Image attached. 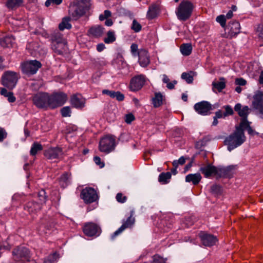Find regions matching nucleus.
I'll return each instance as SVG.
<instances>
[{
	"instance_id": "nucleus-40",
	"label": "nucleus",
	"mask_w": 263,
	"mask_h": 263,
	"mask_svg": "<svg viewBox=\"0 0 263 263\" xmlns=\"http://www.w3.org/2000/svg\"><path fill=\"white\" fill-rule=\"evenodd\" d=\"M42 149V145L37 142H35L32 144L30 154L31 156H34L36 155L38 152L41 151Z\"/></svg>"
},
{
	"instance_id": "nucleus-31",
	"label": "nucleus",
	"mask_w": 263,
	"mask_h": 263,
	"mask_svg": "<svg viewBox=\"0 0 263 263\" xmlns=\"http://www.w3.org/2000/svg\"><path fill=\"white\" fill-rule=\"evenodd\" d=\"M251 122L248 121L245 123H240L238 127L240 130L244 132L245 130H247L248 134L250 135L253 136L255 135H258L259 133L255 132L250 126Z\"/></svg>"
},
{
	"instance_id": "nucleus-21",
	"label": "nucleus",
	"mask_w": 263,
	"mask_h": 263,
	"mask_svg": "<svg viewBox=\"0 0 263 263\" xmlns=\"http://www.w3.org/2000/svg\"><path fill=\"white\" fill-rule=\"evenodd\" d=\"M200 172L204 175L205 178H209L211 176H216L217 167L208 163L206 165H203L199 169Z\"/></svg>"
},
{
	"instance_id": "nucleus-39",
	"label": "nucleus",
	"mask_w": 263,
	"mask_h": 263,
	"mask_svg": "<svg viewBox=\"0 0 263 263\" xmlns=\"http://www.w3.org/2000/svg\"><path fill=\"white\" fill-rule=\"evenodd\" d=\"M23 3V0H7L6 6L9 9H14L19 7Z\"/></svg>"
},
{
	"instance_id": "nucleus-34",
	"label": "nucleus",
	"mask_w": 263,
	"mask_h": 263,
	"mask_svg": "<svg viewBox=\"0 0 263 263\" xmlns=\"http://www.w3.org/2000/svg\"><path fill=\"white\" fill-rule=\"evenodd\" d=\"M14 38L12 35L6 36L1 39L0 44L4 48H9L12 47L13 44L14 43Z\"/></svg>"
},
{
	"instance_id": "nucleus-42",
	"label": "nucleus",
	"mask_w": 263,
	"mask_h": 263,
	"mask_svg": "<svg viewBox=\"0 0 263 263\" xmlns=\"http://www.w3.org/2000/svg\"><path fill=\"white\" fill-rule=\"evenodd\" d=\"M116 40V37L114 31H109L107 33V37L104 39V42L106 44H110L113 43Z\"/></svg>"
},
{
	"instance_id": "nucleus-23",
	"label": "nucleus",
	"mask_w": 263,
	"mask_h": 263,
	"mask_svg": "<svg viewBox=\"0 0 263 263\" xmlns=\"http://www.w3.org/2000/svg\"><path fill=\"white\" fill-rule=\"evenodd\" d=\"M233 166H228L226 167L217 168L216 176L219 178H231L233 176L232 171Z\"/></svg>"
},
{
	"instance_id": "nucleus-27",
	"label": "nucleus",
	"mask_w": 263,
	"mask_h": 263,
	"mask_svg": "<svg viewBox=\"0 0 263 263\" xmlns=\"http://www.w3.org/2000/svg\"><path fill=\"white\" fill-rule=\"evenodd\" d=\"M159 12V5L155 3L153 4L148 7V10L146 14V17L149 20H153L157 17Z\"/></svg>"
},
{
	"instance_id": "nucleus-15",
	"label": "nucleus",
	"mask_w": 263,
	"mask_h": 263,
	"mask_svg": "<svg viewBox=\"0 0 263 263\" xmlns=\"http://www.w3.org/2000/svg\"><path fill=\"white\" fill-rule=\"evenodd\" d=\"M145 78L143 75L140 74L133 77L130 82V89L133 91L139 90L144 86Z\"/></svg>"
},
{
	"instance_id": "nucleus-37",
	"label": "nucleus",
	"mask_w": 263,
	"mask_h": 263,
	"mask_svg": "<svg viewBox=\"0 0 263 263\" xmlns=\"http://www.w3.org/2000/svg\"><path fill=\"white\" fill-rule=\"evenodd\" d=\"M180 50L183 55L188 56L192 53V46L190 43H184L180 46Z\"/></svg>"
},
{
	"instance_id": "nucleus-32",
	"label": "nucleus",
	"mask_w": 263,
	"mask_h": 263,
	"mask_svg": "<svg viewBox=\"0 0 263 263\" xmlns=\"http://www.w3.org/2000/svg\"><path fill=\"white\" fill-rule=\"evenodd\" d=\"M71 174L64 172L59 178V183L63 188L66 187L70 183Z\"/></svg>"
},
{
	"instance_id": "nucleus-64",
	"label": "nucleus",
	"mask_w": 263,
	"mask_h": 263,
	"mask_svg": "<svg viewBox=\"0 0 263 263\" xmlns=\"http://www.w3.org/2000/svg\"><path fill=\"white\" fill-rule=\"evenodd\" d=\"M257 31L259 33L260 37H263V27L262 25H259L257 28Z\"/></svg>"
},
{
	"instance_id": "nucleus-58",
	"label": "nucleus",
	"mask_w": 263,
	"mask_h": 263,
	"mask_svg": "<svg viewBox=\"0 0 263 263\" xmlns=\"http://www.w3.org/2000/svg\"><path fill=\"white\" fill-rule=\"evenodd\" d=\"M235 83L236 85L240 86H245L247 84V81L242 78H236Z\"/></svg>"
},
{
	"instance_id": "nucleus-56",
	"label": "nucleus",
	"mask_w": 263,
	"mask_h": 263,
	"mask_svg": "<svg viewBox=\"0 0 263 263\" xmlns=\"http://www.w3.org/2000/svg\"><path fill=\"white\" fill-rule=\"evenodd\" d=\"M135 119V118L132 114H128L125 115V121L127 124H130Z\"/></svg>"
},
{
	"instance_id": "nucleus-20",
	"label": "nucleus",
	"mask_w": 263,
	"mask_h": 263,
	"mask_svg": "<svg viewBox=\"0 0 263 263\" xmlns=\"http://www.w3.org/2000/svg\"><path fill=\"white\" fill-rule=\"evenodd\" d=\"M225 30L228 31L231 37L235 36L240 32V24L236 21H232L227 25Z\"/></svg>"
},
{
	"instance_id": "nucleus-28",
	"label": "nucleus",
	"mask_w": 263,
	"mask_h": 263,
	"mask_svg": "<svg viewBox=\"0 0 263 263\" xmlns=\"http://www.w3.org/2000/svg\"><path fill=\"white\" fill-rule=\"evenodd\" d=\"M57 221L54 218L45 217L41 221V225L40 227V230L42 227L46 228L47 230H50L55 228L57 224Z\"/></svg>"
},
{
	"instance_id": "nucleus-29",
	"label": "nucleus",
	"mask_w": 263,
	"mask_h": 263,
	"mask_svg": "<svg viewBox=\"0 0 263 263\" xmlns=\"http://www.w3.org/2000/svg\"><path fill=\"white\" fill-rule=\"evenodd\" d=\"M102 93L106 95L112 99L116 98L118 101H123L125 98L124 95L119 91H115L108 89H104L102 90Z\"/></svg>"
},
{
	"instance_id": "nucleus-9",
	"label": "nucleus",
	"mask_w": 263,
	"mask_h": 263,
	"mask_svg": "<svg viewBox=\"0 0 263 263\" xmlns=\"http://www.w3.org/2000/svg\"><path fill=\"white\" fill-rule=\"evenodd\" d=\"M33 104L39 108L49 107V95L47 92H40L32 97Z\"/></svg>"
},
{
	"instance_id": "nucleus-62",
	"label": "nucleus",
	"mask_w": 263,
	"mask_h": 263,
	"mask_svg": "<svg viewBox=\"0 0 263 263\" xmlns=\"http://www.w3.org/2000/svg\"><path fill=\"white\" fill-rule=\"evenodd\" d=\"M7 98H8V100L10 103L14 102L16 100V98L14 96L12 92H11Z\"/></svg>"
},
{
	"instance_id": "nucleus-33",
	"label": "nucleus",
	"mask_w": 263,
	"mask_h": 263,
	"mask_svg": "<svg viewBox=\"0 0 263 263\" xmlns=\"http://www.w3.org/2000/svg\"><path fill=\"white\" fill-rule=\"evenodd\" d=\"M164 96L160 92H155V96L152 99V103L154 108H158L163 104Z\"/></svg>"
},
{
	"instance_id": "nucleus-61",
	"label": "nucleus",
	"mask_w": 263,
	"mask_h": 263,
	"mask_svg": "<svg viewBox=\"0 0 263 263\" xmlns=\"http://www.w3.org/2000/svg\"><path fill=\"white\" fill-rule=\"evenodd\" d=\"M11 92H8L5 88H0V94L5 97H7Z\"/></svg>"
},
{
	"instance_id": "nucleus-57",
	"label": "nucleus",
	"mask_w": 263,
	"mask_h": 263,
	"mask_svg": "<svg viewBox=\"0 0 263 263\" xmlns=\"http://www.w3.org/2000/svg\"><path fill=\"white\" fill-rule=\"evenodd\" d=\"M93 161L100 168H103L104 166V162L101 161V158L99 156H95L93 157Z\"/></svg>"
},
{
	"instance_id": "nucleus-45",
	"label": "nucleus",
	"mask_w": 263,
	"mask_h": 263,
	"mask_svg": "<svg viewBox=\"0 0 263 263\" xmlns=\"http://www.w3.org/2000/svg\"><path fill=\"white\" fill-rule=\"evenodd\" d=\"M166 258H164L158 254H155L153 256V260L151 263H166Z\"/></svg>"
},
{
	"instance_id": "nucleus-5",
	"label": "nucleus",
	"mask_w": 263,
	"mask_h": 263,
	"mask_svg": "<svg viewBox=\"0 0 263 263\" xmlns=\"http://www.w3.org/2000/svg\"><path fill=\"white\" fill-rule=\"evenodd\" d=\"M17 81V73L11 71L5 72L2 77V84L9 90H12L15 87Z\"/></svg>"
},
{
	"instance_id": "nucleus-38",
	"label": "nucleus",
	"mask_w": 263,
	"mask_h": 263,
	"mask_svg": "<svg viewBox=\"0 0 263 263\" xmlns=\"http://www.w3.org/2000/svg\"><path fill=\"white\" fill-rule=\"evenodd\" d=\"M171 176L172 174L171 172H163L159 175L158 180L160 183H162V184H166L169 182Z\"/></svg>"
},
{
	"instance_id": "nucleus-24",
	"label": "nucleus",
	"mask_w": 263,
	"mask_h": 263,
	"mask_svg": "<svg viewBox=\"0 0 263 263\" xmlns=\"http://www.w3.org/2000/svg\"><path fill=\"white\" fill-rule=\"evenodd\" d=\"M53 51L58 55H63L68 52V47L65 41L55 44H51Z\"/></svg>"
},
{
	"instance_id": "nucleus-44",
	"label": "nucleus",
	"mask_w": 263,
	"mask_h": 263,
	"mask_svg": "<svg viewBox=\"0 0 263 263\" xmlns=\"http://www.w3.org/2000/svg\"><path fill=\"white\" fill-rule=\"evenodd\" d=\"M215 115L213 117V122L212 123V125L213 126H216L218 123V119L220 118H224V114L222 112V110L220 109L218 110L217 111L215 112Z\"/></svg>"
},
{
	"instance_id": "nucleus-30",
	"label": "nucleus",
	"mask_w": 263,
	"mask_h": 263,
	"mask_svg": "<svg viewBox=\"0 0 263 263\" xmlns=\"http://www.w3.org/2000/svg\"><path fill=\"white\" fill-rule=\"evenodd\" d=\"M202 179L200 173L190 174L186 176L185 181L187 182H192L194 185H197Z\"/></svg>"
},
{
	"instance_id": "nucleus-54",
	"label": "nucleus",
	"mask_w": 263,
	"mask_h": 263,
	"mask_svg": "<svg viewBox=\"0 0 263 263\" xmlns=\"http://www.w3.org/2000/svg\"><path fill=\"white\" fill-rule=\"evenodd\" d=\"M130 51L134 56L138 55V53L139 51H138V45L135 43L132 44L130 46Z\"/></svg>"
},
{
	"instance_id": "nucleus-25",
	"label": "nucleus",
	"mask_w": 263,
	"mask_h": 263,
	"mask_svg": "<svg viewBox=\"0 0 263 263\" xmlns=\"http://www.w3.org/2000/svg\"><path fill=\"white\" fill-rule=\"evenodd\" d=\"M104 28L101 25H94L88 30V35L95 38L102 36L104 33Z\"/></svg>"
},
{
	"instance_id": "nucleus-22",
	"label": "nucleus",
	"mask_w": 263,
	"mask_h": 263,
	"mask_svg": "<svg viewBox=\"0 0 263 263\" xmlns=\"http://www.w3.org/2000/svg\"><path fill=\"white\" fill-rule=\"evenodd\" d=\"M71 105L77 109H82L85 106V99L80 94L73 95L70 99Z\"/></svg>"
},
{
	"instance_id": "nucleus-14",
	"label": "nucleus",
	"mask_w": 263,
	"mask_h": 263,
	"mask_svg": "<svg viewBox=\"0 0 263 263\" xmlns=\"http://www.w3.org/2000/svg\"><path fill=\"white\" fill-rule=\"evenodd\" d=\"M195 111L202 116H206L210 114V111L212 110V106L210 102L202 101L196 103L194 106Z\"/></svg>"
},
{
	"instance_id": "nucleus-26",
	"label": "nucleus",
	"mask_w": 263,
	"mask_h": 263,
	"mask_svg": "<svg viewBox=\"0 0 263 263\" xmlns=\"http://www.w3.org/2000/svg\"><path fill=\"white\" fill-rule=\"evenodd\" d=\"M139 63L143 67H146L150 62L148 51L145 49H140L138 53Z\"/></svg>"
},
{
	"instance_id": "nucleus-7",
	"label": "nucleus",
	"mask_w": 263,
	"mask_h": 263,
	"mask_svg": "<svg viewBox=\"0 0 263 263\" xmlns=\"http://www.w3.org/2000/svg\"><path fill=\"white\" fill-rule=\"evenodd\" d=\"M42 67V64L37 60H31L23 63L21 65L22 71L27 76H31L36 73Z\"/></svg>"
},
{
	"instance_id": "nucleus-50",
	"label": "nucleus",
	"mask_w": 263,
	"mask_h": 263,
	"mask_svg": "<svg viewBox=\"0 0 263 263\" xmlns=\"http://www.w3.org/2000/svg\"><path fill=\"white\" fill-rule=\"evenodd\" d=\"M61 113L62 117H70L71 114V110L69 106H66L63 107L61 109Z\"/></svg>"
},
{
	"instance_id": "nucleus-4",
	"label": "nucleus",
	"mask_w": 263,
	"mask_h": 263,
	"mask_svg": "<svg viewBox=\"0 0 263 263\" xmlns=\"http://www.w3.org/2000/svg\"><path fill=\"white\" fill-rule=\"evenodd\" d=\"M116 145V137L106 135L101 139L99 147L101 152L108 154L115 149Z\"/></svg>"
},
{
	"instance_id": "nucleus-41",
	"label": "nucleus",
	"mask_w": 263,
	"mask_h": 263,
	"mask_svg": "<svg viewBox=\"0 0 263 263\" xmlns=\"http://www.w3.org/2000/svg\"><path fill=\"white\" fill-rule=\"evenodd\" d=\"M70 18L65 17L63 18L61 23L59 25V28L60 30H64L65 29H69L71 28V25L69 23Z\"/></svg>"
},
{
	"instance_id": "nucleus-17",
	"label": "nucleus",
	"mask_w": 263,
	"mask_h": 263,
	"mask_svg": "<svg viewBox=\"0 0 263 263\" xmlns=\"http://www.w3.org/2000/svg\"><path fill=\"white\" fill-rule=\"evenodd\" d=\"M234 110L241 117L240 123L248 122V116L250 113V109L248 106H244L242 107L240 103H237L234 106Z\"/></svg>"
},
{
	"instance_id": "nucleus-55",
	"label": "nucleus",
	"mask_w": 263,
	"mask_h": 263,
	"mask_svg": "<svg viewBox=\"0 0 263 263\" xmlns=\"http://www.w3.org/2000/svg\"><path fill=\"white\" fill-rule=\"evenodd\" d=\"M62 2V0H47L45 2V6L49 7L51 4L54 5H60Z\"/></svg>"
},
{
	"instance_id": "nucleus-60",
	"label": "nucleus",
	"mask_w": 263,
	"mask_h": 263,
	"mask_svg": "<svg viewBox=\"0 0 263 263\" xmlns=\"http://www.w3.org/2000/svg\"><path fill=\"white\" fill-rule=\"evenodd\" d=\"M177 83V81L176 80H174L172 82H169L166 85L167 88L168 89H173L175 88V85Z\"/></svg>"
},
{
	"instance_id": "nucleus-47",
	"label": "nucleus",
	"mask_w": 263,
	"mask_h": 263,
	"mask_svg": "<svg viewBox=\"0 0 263 263\" xmlns=\"http://www.w3.org/2000/svg\"><path fill=\"white\" fill-rule=\"evenodd\" d=\"M181 77L182 79L185 80L187 83L191 84L193 81V77L189 73L183 72L181 74Z\"/></svg>"
},
{
	"instance_id": "nucleus-16",
	"label": "nucleus",
	"mask_w": 263,
	"mask_h": 263,
	"mask_svg": "<svg viewBox=\"0 0 263 263\" xmlns=\"http://www.w3.org/2000/svg\"><path fill=\"white\" fill-rule=\"evenodd\" d=\"M201 242L204 246L211 247L216 244L218 241L216 236L212 234L201 232L199 234Z\"/></svg>"
},
{
	"instance_id": "nucleus-8",
	"label": "nucleus",
	"mask_w": 263,
	"mask_h": 263,
	"mask_svg": "<svg viewBox=\"0 0 263 263\" xmlns=\"http://www.w3.org/2000/svg\"><path fill=\"white\" fill-rule=\"evenodd\" d=\"M67 96L63 92H54L49 95V107L55 108L62 106L67 101Z\"/></svg>"
},
{
	"instance_id": "nucleus-36",
	"label": "nucleus",
	"mask_w": 263,
	"mask_h": 263,
	"mask_svg": "<svg viewBox=\"0 0 263 263\" xmlns=\"http://www.w3.org/2000/svg\"><path fill=\"white\" fill-rule=\"evenodd\" d=\"M220 82L214 81L212 83V89L214 91V89H217L219 92L221 91L226 87L225 79L223 77L220 78Z\"/></svg>"
},
{
	"instance_id": "nucleus-1",
	"label": "nucleus",
	"mask_w": 263,
	"mask_h": 263,
	"mask_svg": "<svg viewBox=\"0 0 263 263\" xmlns=\"http://www.w3.org/2000/svg\"><path fill=\"white\" fill-rule=\"evenodd\" d=\"M246 140L245 133L240 130L238 126H236L235 132L226 138L224 143L228 145V149L231 151L241 145Z\"/></svg>"
},
{
	"instance_id": "nucleus-59",
	"label": "nucleus",
	"mask_w": 263,
	"mask_h": 263,
	"mask_svg": "<svg viewBox=\"0 0 263 263\" xmlns=\"http://www.w3.org/2000/svg\"><path fill=\"white\" fill-rule=\"evenodd\" d=\"M7 133L3 128H0V142H2L7 137Z\"/></svg>"
},
{
	"instance_id": "nucleus-53",
	"label": "nucleus",
	"mask_w": 263,
	"mask_h": 263,
	"mask_svg": "<svg viewBox=\"0 0 263 263\" xmlns=\"http://www.w3.org/2000/svg\"><path fill=\"white\" fill-rule=\"evenodd\" d=\"M111 15V13L109 10H106L104 12V14H101L99 15V20L101 21L106 20Z\"/></svg>"
},
{
	"instance_id": "nucleus-63",
	"label": "nucleus",
	"mask_w": 263,
	"mask_h": 263,
	"mask_svg": "<svg viewBox=\"0 0 263 263\" xmlns=\"http://www.w3.org/2000/svg\"><path fill=\"white\" fill-rule=\"evenodd\" d=\"M105 49V45L103 43H100L97 46V50L98 52H101Z\"/></svg>"
},
{
	"instance_id": "nucleus-10",
	"label": "nucleus",
	"mask_w": 263,
	"mask_h": 263,
	"mask_svg": "<svg viewBox=\"0 0 263 263\" xmlns=\"http://www.w3.org/2000/svg\"><path fill=\"white\" fill-rule=\"evenodd\" d=\"M134 214V210L130 211L129 216H128L126 220L123 219L122 220V226L111 235V239L112 240H114L118 235L120 234L125 229L133 228L135 222V218L133 217Z\"/></svg>"
},
{
	"instance_id": "nucleus-49",
	"label": "nucleus",
	"mask_w": 263,
	"mask_h": 263,
	"mask_svg": "<svg viewBox=\"0 0 263 263\" xmlns=\"http://www.w3.org/2000/svg\"><path fill=\"white\" fill-rule=\"evenodd\" d=\"M216 21L218 22L222 28L226 27V16L223 15H220L216 17Z\"/></svg>"
},
{
	"instance_id": "nucleus-12",
	"label": "nucleus",
	"mask_w": 263,
	"mask_h": 263,
	"mask_svg": "<svg viewBox=\"0 0 263 263\" xmlns=\"http://www.w3.org/2000/svg\"><path fill=\"white\" fill-rule=\"evenodd\" d=\"M252 105L258 111L259 118L263 119V92L258 91L253 96Z\"/></svg>"
},
{
	"instance_id": "nucleus-52",
	"label": "nucleus",
	"mask_w": 263,
	"mask_h": 263,
	"mask_svg": "<svg viewBox=\"0 0 263 263\" xmlns=\"http://www.w3.org/2000/svg\"><path fill=\"white\" fill-rule=\"evenodd\" d=\"M116 199L118 202L123 203L126 201L127 198L126 196H123L122 193H118L116 195Z\"/></svg>"
},
{
	"instance_id": "nucleus-18",
	"label": "nucleus",
	"mask_w": 263,
	"mask_h": 263,
	"mask_svg": "<svg viewBox=\"0 0 263 263\" xmlns=\"http://www.w3.org/2000/svg\"><path fill=\"white\" fill-rule=\"evenodd\" d=\"M63 155L61 148L51 147L44 151V156L49 160L59 159Z\"/></svg>"
},
{
	"instance_id": "nucleus-6",
	"label": "nucleus",
	"mask_w": 263,
	"mask_h": 263,
	"mask_svg": "<svg viewBox=\"0 0 263 263\" xmlns=\"http://www.w3.org/2000/svg\"><path fill=\"white\" fill-rule=\"evenodd\" d=\"M80 198L86 204H90L97 201L99 199L97 191L92 187H86L82 190Z\"/></svg>"
},
{
	"instance_id": "nucleus-35",
	"label": "nucleus",
	"mask_w": 263,
	"mask_h": 263,
	"mask_svg": "<svg viewBox=\"0 0 263 263\" xmlns=\"http://www.w3.org/2000/svg\"><path fill=\"white\" fill-rule=\"evenodd\" d=\"M50 40L51 41V44H55L65 41L63 37V35L58 30L52 33Z\"/></svg>"
},
{
	"instance_id": "nucleus-48",
	"label": "nucleus",
	"mask_w": 263,
	"mask_h": 263,
	"mask_svg": "<svg viewBox=\"0 0 263 263\" xmlns=\"http://www.w3.org/2000/svg\"><path fill=\"white\" fill-rule=\"evenodd\" d=\"M222 108L225 110V111L223 112L224 118L229 116H232L234 114L233 109L230 105H224L223 106Z\"/></svg>"
},
{
	"instance_id": "nucleus-2",
	"label": "nucleus",
	"mask_w": 263,
	"mask_h": 263,
	"mask_svg": "<svg viewBox=\"0 0 263 263\" xmlns=\"http://www.w3.org/2000/svg\"><path fill=\"white\" fill-rule=\"evenodd\" d=\"M195 6L189 1L183 0L176 9V14L180 21H186L189 20L193 13Z\"/></svg>"
},
{
	"instance_id": "nucleus-51",
	"label": "nucleus",
	"mask_w": 263,
	"mask_h": 263,
	"mask_svg": "<svg viewBox=\"0 0 263 263\" xmlns=\"http://www.w3.org/2000/svg\"><path fill=\"white\" fill-rule=\"evenodd\" d=\"M141 25L136 20H134L132 23V29L135 32H138L141 30Z\"/></svg>"
},
{
	"instance_id": "nucleus-19",
	"label": "nucleus",
	"mask_w": 263,
	"mask_h": 263,
	"mask_svg": "<svg viewBox=\"0 0 263 263\" xmlns=\"http://www.w3.org/2000/svg\"><path fill=\"white\" fill-rule=\"evenodd\" d=\"M24 209L30 214H36L42 209V203L34 200L30 201L24 205Z\"/></svg>"
},
{
	"instance_id": "nucleus-3",
	"label": "nucleus",
	"mask_w": 263,
	"mask_h": 263,
	"mask_svg": "<svg viewBox=\"0 0 263 263\" xmlns=\"http://www.w3.org/2000/svg\"><path fill=\"white\" fill-rule=\"evenodd\" d=\"M89 0H80L76 5H70L69 13L74 20L84 15L90 8Z\"/></svg>"
},
{
	"instance_id": "nucleus-46",
	"label": "nucleus",
	"mask_w": 263,
	"mask_h": 263,
	"mask_svg": "<svg viewBox=\"0 0 263 263\" xmlns=\"http://www.w3.org/2000/svg\"><path fill=\"white\" fill-rule=\"evenodd\" d=\"M38 197L40 200V202L42 204L45 203L47 199V196L46 195V192L44 190H41L38 193Z\"/></svg>"
},
{
	"instance_id": "nucleus-43",
	"label": "nucleus",
	"mask_w": 263,
	"mask_h": 263,
	"mask_svg": "<svg viewBox=\"0 0 263 263\" xmlns=\"http://www.w3.org/2000/svg\"><path fill=\"white\" fill-rule=\"evenodd\" d=\"M222 187L219 185L215 184L211 186L210 192L212 194L214 195H220L222 193Z\"/></svg>"
},
{
	"instance_id": "nucleus-13",
	"label": "nucleus",
	"mask_w": 263,
	"mask_h": 263,
	"mask_svg": "<svg viewBox=\"0 0 263 263\" xmlns=\"http://www.w3.org/2000/svg\"><path fill=\"white\" fill-rule=\"evenodd\" d=\"M83 230L85 235L89 237L98 236L101 231L100 228L93 222L86 223L84 226Z\"/></svg>"
},
{
	"instance_id": "nucleus-11",
	"label": "nucleus",
	"mask_w": 263,
	"mask_h": 263,
	"mask_svg": "<svg viewBox=\"0 0 263 263\" xmlns=\"http://www.w3.org/2000/svg\"><path fill=\"white\" fill-rule=\"evenodd\" d=\"M14 258L23 259L25 261H29L30 251L27 248L24 246H18L14 249L12 251Z\"/></svg>"
}]
</instances>
